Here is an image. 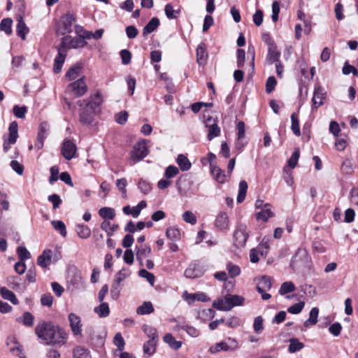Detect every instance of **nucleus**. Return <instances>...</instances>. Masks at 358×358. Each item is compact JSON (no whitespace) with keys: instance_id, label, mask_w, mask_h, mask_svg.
<instances>
[{"instance_id":"1","label":"nucleus","mask_w":358,"mask_h":358,"mask_svg":"<svg viewBox=\"0 0 358 358\" xmlns=\"http://www.w3.org/2000/svg\"><path fill=\"white\" fill-rule=\"evenodd\" d=\"M77 104L80 107L79 122L82 125H90L94 120L95 113L94 107L90 106V102L84 100H79Z\"/></svg>"},{"instance_id":"2","label":"nucleus","mask_w":358,"mask_h":358,"mask_svg":"<svg viewBox=\"0 0 358 358\" xmlns=\"http://www.w3.org/2000/svg\"><path fill=\"white\" fill-rule=\"evenodd\" d=\"M87 90L88 87L85 80V76H82V77L67 85L65 93L74 97H80L83 96Z\"/></svg>"},{"instance_id":"3","label":"nucleus","mask_w":358,"mask_h":358,"mask_svg":"<svg viewBox=\"0 0 358 358\" xmlns=\"http://www.w3.org/2000/svg\"><path fill=\"white\" fill-rule=\"evenodd\" d=\"M238 348L237 341L231 337H228L224 341H221L210 346L208 351L211 354H215L221 351L234 352Z\"/></svg>"},{"instance_id":"4","label":"nucleus","mask_w":358,"mask_h":358,"mask_svg":"<svg viewBox=\"0 0 358 358\" xmlns=\"http://www.w3.org/2000/svg\"><path fill=\"white\" fill-rule=\"evenodd\" d=\"M54 326L51 322L42 321L36 325L35 333L40 339L43 340L48 345L49 341H51L50 337Z\"/></svg>"},{"instance_id":"5","label":"nucleus","mask_w":358,"mask_h":358,"mask_svg":"<svg viewBox=\"0 0 358 358\" xmlns=\"http://www.w3.org/2000/svg\"><path fill=\"white\" fill-rule=\"evenodd\" d=\"M68 336L69 334L64 329L55 325L50 337L51 341H49L48 345H64L67 341Z\"/></svg>"},{"instance_id":"6","label":"nucleus","mask_w":358,"mask_h":358,"mask_svg":"<svg viewBox=\"0 0 358 358\" xmlns=\"http://www.w3.org/2000/svg\"><path fill=\"white\" fill-rule=\"evenodd\" d=\"M148 154L146 141H141L134 145L133 150L131 151V159L135 164L145 158Z\"/></svg>"},{"instance_id":"7","label":"nucleus","mask_w":358,"mask_h":358,"mask_svg":"<svg viewBox=\"0 0 358 358\" xmlns=\"http://www.w3.org/2000/svg\"><path fill=\"white\" fill-rule=\"evenodd\" d=\"M249 234L246 225L239 224L234 233V243L236 248L245 246L248 238Z\"/></svg>"},{"instance_id":"8","label":"nucleus","mask_w":358,"mask_h":358,"mask_svg":"<svg viewBox=\"0 0 358 358\" xmlns=\"http://www.w3.org/2000/svg\"><path fill=\"white\" fill-rule=\"evenodd\" d=\"M85 38V36L72 38L70 36H66L62 38L61 44L59 45L65 48L66 51L69 48H83L87 45Z\"/></svg>"},{"instance_id":"9","label":"nucleus","mask_w":358,"mask_h":358,"mask_svg":"<svg viewBox=\"0 0 358 358\" xmlns=\"http://www.w3.org/2000/svg\"><path fill=\"white\" fill-rule=\"evenodd\" d=\"M77 147L74 143L69 139H65L62 143L61 152L66 160L73 159L76 153Z\"/></svg>"},{"instance_id":"10","label":"nucleus","mask_w":358,"mask_h":358,"mask_svg":"<svg viewBox=\"0 0 358 358\" xmlns=\"http://www.w3.org/2000/svg\"><path fill=\"white\" fill-rule=\"evenodd\" d=\"M76 19L71 14H66L63 15L60 21L59 31L62 35L69 34L72 31L73 24Z\"/></svg>"},{"instance_id":"11","label":"nucleus","mask_w":358,"mask_h":358,"mask_svg":"<svg viewBox=\"0 0 358 358\" xmlns=\"http://www.w3.org/2000/svg\"><path fill=\"white\" fill-rule=\"evenodd\" d=\"M66 52L65 48L61 47L60 45L57 47V55L54 59L53 65V71L55 73L61 72L63 64L66 57Z\"/></svg>"},{"instance_id":"12","label":"nucleus","mask_w":358,"mask_h":358,"mask_svg":"<svg viewBox=\"0 0 358 358\" xmlns=\"http://www.w3.org/2000/svg\"><path fill=\"white\" fill-rule=\"evenodd\" d=\"M70 327L74 336H81L82 323L81 319L75 313H71L68 315Z\"/></svg>"},{"instance_id":"13","label":"nucleus","mask_w":358,"mask_h":358,"mask_svg":"<svg viewBox=\"0 0 358 358\" xmlns=\"http://www.w3.org/2000/svg\"><path fill=\"white\" fill-rule=\"evenodd\" d=\"M204 271L201 265L196 262L191 263L185 271V275L188 278H196L203 275Z\"/></svg>"},{"instance_id":"14","label":"nucleus","mask_w":358,"mask_h":358,"mask_svg":"<svg viewBox=\"0 0 358 358\" xmlns=\"http://www.w3.org/2000/svg\"><path fill=\"white\" fill-rule=\"evenodd\" d=\"M48 131V124L46 122H42L38 129L37 135V142L35 144V147L40 150L43 147L44 141L47 138Z\"/></svg>"},{"instance_id":"15","label":"nucleus","mask_w":358,"mask_h":358,"mask_svg":"<svg viewBox=\"0 0 358 358\" xmlns=\"http://www.w3.org/2000/svg\"><path fill=\"white\" fill-rule=\"evenodd\" d=\"M196 62L199 66H204L207 63L208 54L204 43H201L196 48Z\"/></svg>"},{"instance_id":"16","label":"nucleus","mask_w":358,"mask_h":358,"mask_svg":"<svg viewBox=\"0 0 358 358\" xmlns=\"http://www.w3.org/2000/svg\"><path fill=\"white\" fill-rule=\"evenodd\" d=\"M82 64L80 63H76L69 69L66 73L65 76L69 80H74L76 79H78L79 78L82 77Z\"/></svg>"},{"instance_id":"17","label":"nucleus","mask_w":358,"mask_h":358,"mask_svg":"<svg viewBox=\"0 0 358 358\" xmlns=\"http://www.w3.org/2000/svg\"><path fill=\"white\" fill-rule=\"evenodd\" d=\"M325 98V93L323 89L318 86L315 88L313 97V108L317 109L323 104V99Z\"/></svg>"},{"instance_id":"18","label":"nucleus","mask_w":358,"mask_h":358,"mask_svg":"<svg viewBox=\"0 0 358 358\" xmlns=\"http://www.w3.org/2000/svg\"><path fill=\"white\" fill-rule=\"evenodd\" d=\"M215 226L220 230L227 229L229 227V218L226 213H220L215 221Z\"/></svg>"},{"instance_id":"19","label":"nucleus","mask_w":358,"mask_h":358,"mask_svg":"<svg viewBox=\"0 0 358 358\" xmlns=\"http://www.w3.org/2000/svg\"><path fill=\"white\" fill-rule=\"evenodd\" d=\"M274 215L271 211V205L269 203H265L262 210L256 214V217L258 220H262L266 222L268 218L272 217Z\"/></svg>"},{"instance_id":"20","label":"nucleus","mask_w":358,"mask_h":358,"mask_svg":"<svg viewBox=\"0 0 358 358\" xmlns=\"http://www.w3.org/2000/svg\"><path fill=\"white\" fill-rule=\"evenodd\" d=\"M52 259V251L50 250H45L43 253L38 257L37 264L42 268H46L50 264Z\"/></svg>"},{"instance_id":"21","label":"nucleus","mask_w":358,"mask_h":358,"mask_svg":"<svg viewBox=\"0 0 358 358\" xmlns=\"http://www.w3.org/2000/svg\"><path fill=\"white\" fill-rule=\"evenodd\" d=\"M160 24V21L157 17H152L149 22L143 27V36L146 37L148 34L155 31Z\"/></svg>"},{"instance_id":"22","label":"nucleus","mask_w":358,"mask_h":358,"mask_svg":"<svg viewBox=\"0 0 358 358\" xmlns=\"http://www.w3.org/2000/svg\"><path fill=\"white\" fill-rule=\"evenodd\" d=\"M16 32L17 36L22 40L26 38V35L29 32V28L27 27L22 16H20L17 19Z\"/></svg>"},{"instance_id":"23","label":"nucleus","mask_w":358,"mask_h":358,"mask_svg":"<svg viewBox=\"0 0 358 358\" xmlns=\"http://www.w3.org/2000/svg\"><path fill=\"white\" fill-rule=\"evenodd\" d=\"M210 173L213 178L218 182L223 184L226 181L227 176L224 171L217 165L210 167Z\"/></svg>"},{"instance_id":"24","label":"nucleus","mask_w":358,"mask_h":358,"mask_svg":"<svg viewBox=\"0 0 358 358\" xmlns=\"http://www.w3.org/2000/svg\"><path fill=\"white\" fill-rule=\"evenodd\" d=\"M228 302L227 306L230 307V310L236 306H242L244 303V298L239 295H231L227 294L225 295Z\"/></svg>"},{"instance_id":"25","label":"nucleus","mask_w":358,"mask_h":358,"mask_svg":"<svg viewBox=\"0 0 358 358\" xmlns=\"http://www.w3.org/2000/svg\"><path fill=\"white\" fill-rule=\"evenodd\" d=\"M176 162L182 171H187L191 169V162L188 158L182 154L178 155Z\"/></svg>"},{"instance_id":"26","label":"nucleus","mask_w":358,"mask_h":358,"mask_svg":"<svg viewBox=\"0 0 358 358\" xmlns=\"http://www.w3.org/2000/svg\"><path fill=\"white\" fill-rule=\"evenodd\" d=\"M319 314V309L316 307L313 308L309 313V318L303 323L305 327L313 326L317 322V317Z\"/></svg>"},{"instance_id":"27","label":"nucleus","mask_w":358,"mask_h":358,"mask_svg":"<svg viewBox=\"0 0 358 358\" xmlns=\"http://www.w3.org/2000/svg\"><path fill=\"white\" fill-rule=\"evenodd\" d=\"M9 136L8 141L10 143H15L18 138V127L17 123L15 121L12 122L8 127Z\"/></svg>"},{"instance_id":"28","label":"nucleus","mask_w":358,"mask_h":358,"mask_svg":"<svg viewBox=\"0 0 358 358\" xmlns=\"http://www.w3.org/2000/svg\"><path fill=\"white\" fill-rule=\"evenodd\" d=\"M83 100L85 102H90V106L94 107L95 110L103 102V99L99 92H96L93 96H90L89 98Z\"/></svg>"},{"instance_id":"29","label":"nucleus","mask_w":358,"mask_h":358,"mask_svg":"<svg viewBox=\"0 0 358 358\" xmlns=\"http://www.w3.org/2000/svg\"><path fill=\"white\" fill-rule=\"evenodd\" d=\"M154 307L150 301H144L141 306L137 308L136 313L138 315H148L153 313Z\"/></svg>"},{"instance_id":"30","label":"nucleus","mask_w":358,"mask_h":358,"mask_svg":"<svg viewBox=\"0 0 358 358\" xmlns=\"http://www.w3.org/2000/svg\"><path fill=\"white\" fill-rule=\"evenodd\" d=\"M163 339L172 349L178 350L182 345V342L176 341L171 334H165Z\"/></svg>"},{"instance_id":"31","label":"nucleus","mask_w":358,"mask_h":358,"mask_svg":"<svg viewBox=\"0 0 358 358\" xmlns=\"http://www.w3.org/2000/svg\"><path fill=\"white\" fill-rule=\"evenodd\" d=\"M158 340L150 339L144 343L143 350L144 354H147L149 356L152 355L156 351V346Z\"/></svg>"},{"instance_id":"32","label":"nucleus","mask_w":358,"mask_h":358,"mask_svg":"<svg viewBox=\"0 0 358 358\" xmlns=\"http://www.w3.org/2000/svg\"><path fill=\"white\" fill-rule=\"evenodd\" d=\"M73 358H91L90 351L81 346H76L73 350Z\"/></svg>"},{"instance_id":"33","label":"nucleus","mask_w":358,"mask_h":358,"mask_svg":"<svg viewBox=\"0 0 358 358\" xmlns=\"http://www.w3.org/2000/svg\"><path fill=\"white\" fill-rule=\"evenodd\" d=\"M94 311L100 317H106L110 314L109 306L107 303L102 302L99 306L94 308Z\"/></svg>"},{"instance_id":"34","label":"nucleus","mask_w":358,"mask_h":358,"mask_svg":"<svg viewBox=\"0 0 358 358\" xmlns=\"http://www.w3.org/2000/svg\"><path fill=\"white\" fill-rule=\"evenodd\" d=\"M247 189H248L247 182L245 180H241L239 182L238 194L237 199H236L238 203H242L245 200L246 193H247Z\"/></svg>"},{"instance_id":"35","label":"nucleus","mask_w":358,"mask_h":358,"mask_svg":"<svg viewBox=\"0 0 358 358\" xmlns=\"http://www.w3.org/2000/svg\"><path fill=\"white\" fill-rule=\"evenodd\" d=\"M1 296L6 300L10 301L12 303L16 305L18 303V300L16 298L15 294L3 287L0 289Z\"/></svg>"},{"instance_id":"36","label":"nucleus","mask_w":358,"mask_h":358,"mask_svg":"<svg viewBox=\"0 0 358 358\" xmlns=\"http://www.w3.org/2000/svg\"><path fill=\"white\" fill-rule=\"evenodd\" d=\"M76 232L78 236L82 239H87L91 235L90 227L84 224H78L76 226Z\"/></svg>"},{"instance_id":"37","label":"nucleus","mask_w":358,"mask_h":358,"mask_svg":"<svg viewBox=\"0 0 358 358\" xmlns=\"http://www.w3.org/2000/svg\"><path fill=\"white\" fill-rule=\"evenodd\" d=\"M151 253V248L148 245H143L138 249L136 252L137 260L142 264L143 259L150 255Z\"/></svg>"},{"instance_id":"38","label":"nucleus","mask_w":358,"mask_h":358,"mask_svg":"<svg viewBox=\"0 0 358 358\" xmlns=\"http://www.w3.org/2000/svg\"><path fill=\"white\" fill-rule=\"evenodd\" d=\"M291 129L293 132V134L296 136H301V131H300V127H299V120L298 115L296 113H292L291 115Z\"/></svg>"},{"instance_id":"39","label":"nucleus","mask_w":358,"mask_h":358,"mask_svg":"<svg viewBox=\"0 0 358 358\" xmlns=\"http://www.w3.org/2000/svg\"><path fill=\"white\" fill-rule=\"evenodd\" d=\"M99 214L103 219L113 220L115 217V210L110 207H103L100 208Z\"/></svg>"},{"instance_id":"40","label":"nucleus","mask_w":358,"mask_h":358,"mask_svg":"<svg viewBox=\"0 0 358 358\" xmlns=\"http://www.w3.org/2000/svg\"><path fill=\"white\" fill-rule=\"evenodd\" d=\"M280 53L276 50L275 47L271 46L268 48V52L267 55V60L270 64L274 62H278Z\"/></svg>"},{"instance_id":"41","label":"nucleus","mask_w":358,"mask_h":358,"mask_svg":"<svg viewBox=\"0 0 358 358\" xmlns=\"http://www.w3.org/2000/svg\"><path fill=\"white\" fill-rule=\"evenodd\" d=\"M206 127L208 128V139L209 141L220 135V129L217 123L213 122L212 124H207Z\"/></svg>"},{"instance_id":"42","label":"nucleus","mask_w":358,"mask_h":358,"mask_svg":"<svg viewBox=\"0 0 358 358\" xmlns=\"http://www.w3.org/2000/svg\"><path fill=\"white\" fill-rule=\"evenodd\" d=\"M227 304L228 302L226 297L224 296V299H218L217 300L214 301L213 303V306L219 310L229 311L230 310V307L228 306Z\"/></svg>"},{"instance_id":"43","label":"nucleus","mask_w":358,"mask_h":358,"mask_svg":"<svg viewBox=\"0 0 358 358\" xmlns=\"http://www.w3.org/2000/svg\"><path fill=\"white\" fill-rule=\"evenodd\" d=\"M296 289V287L292 282L287 281L283 282L279 289V294L280 295H285L286 294L294 292Z\"/></svg>"},{"instance_id":"44","label":"nucleus","mask_w":358,"mask_h":358,"mask_svg":"<svg viewBox=\"0 0 358 358\" xmlns=\"http://www.w3.org/2000/svg\"><path fill=\"white\" fill-rule=\"evenodd\" d=\"M13 20L10 18H3L0 23V30L9 35L12 33Z\"/></svg>"},{"instance_id":"45","label":"nucleus","mask_w":358,"mask_h":358,"mask_svg":"<svg viewBox=\"0 0 358 358\" xmlns=\"http://www.w3.org/2000/svg\"><path fill=\"white\" fill-rule=\"evenodd\" d=\"M271 286L272 283L271 278L266 275H263L257 283V287H259L262 290H269L271 288Z\"/></svg>"},{"instance_id":"46","label":"nucleus","mask_w":358,"mask_h":358,"mask_svg":"<svg viewBox=\"0 0 358 358\" xmlns=\"http://www.w3.org/2000/svg\"><path fill=\"white\" fill-rule=\"evenodd\" d=\"M166 236L171 241H176L180 238V232L175 227H169L166 229Z\"/></svg>"},{"instance_id":"47","label":"nucleus","mask_w":358,"mask_h":358,"mask_svg":"<svg viewBox=\"0 0 358 358\" xmlns=\"http://www.w3.org/2000/svg\"><path fill=\"white\" fill-rule=\"evenodd\" d=\"M143 331L150 339L158 340L157 331L155 328L148 324H144L142 327Z\"/></svg>"},{"instance_id":"48","label":"nucleus","mask_w":358,"mask_h":358,"mask_svg":"<svg viewBox=\"0 0 358 358\" xmlns=\"http://www.w3.org/2000/svg\"><path fill=\"white\" fill-rule=\"evenodd\" d=\"M289 343V352L290 353L296 352L304 347L303 343L299 341L296 338H291Z\"/></svg>"},{"instance_id":"49","label":"nucleus","mask_w":358,"mask_h":358,"mask_svg":"<svg viewBox=\"0 0 358 358\" xmlns=\"http://www.w3.org/2000/svg\"><path fill=\"white\" fill-rule=\"evenodd\" d=\"M226 268L231 278H235L241 273V268L238 266L234 264L232 262H228Z\"/></svg>"},{"instance_id":"50","label":"nucleus","mask_w":358,"mask_h":358,"mask_svg":"<svg viewBox=\"0 0 358 358\" xmlns=\"http://www.w3.org/2000/svg\"><path fill=\"white\" fill-rule=\"evenodd\" d=\"M122 287L123 284H118L113 282L110 288V296L113 299L117 300L119 298Z\"/></svg>"},{"instance_id":"51","label":"nucleus","mask_w":358,"mask_h":358,"mask_svg":"<svg viewBox=\"0 0 358 358\" xmlns=\"http://www.w3.org/2000/svg\"><path fill=\"white\" fill-rule=\"evenodd\" d=\"M113 343L117 347V350L122 352L124 349L125 341L120 333H117L113 338Z\"/></svg>"},{"instance_id":"52","label":"nucleus","mask_w":358,"mask_h":358,"mask_svg":"<svg viewBox=\"0 0 358 358\" xmlns=\"http://www.w3.org/2000/svg\"><path fill=\"white\" fill-rule=\"evenodd\" d=\"M51 224L54 229L56 231H58L59 234L65 237L66 236V229L65 224L60 220H53L51 222Z\"/></svg>"},{"instance_id":"53","label":"nucleus","mask_w":358,"mask_h":358,"mask_svg":"<svg viewBox=\"0 0 358 358\" xmlns=\"http://www.w3.org/2000/svg\"><path fill=\"white\" fill-rule=\"evenodd\" d=\"M164 12L169 19H176L180 10H174L172 5L171 3H168L165 6Z\"/></svg>"},{"instance_id":"54","label":"nucleus","mask_w":358,"mask_h":358,"mask_svg":"<svg viewBox=\"0 0 358 358\" xmlns=\"http://www.w3.org/2000/svg\"><path fill=\"white\" fill-rule=\"evenodd\" d=\"M101 228L107 233L108 236H110L117 230L118 226L115 224L111 225L110 222L105 220L101 222Z\"/></svg>"},{"instance_id":"55","label":"nucleus","mask_w":358,"mask_h":358,"mask_svg":"<svg viewBox=\"0 0 358 358\" xmlns=\"http://www.w3.org/2000/svg\"><path fill=\"white\" fill-rule=\"evenodd\" d=\"M7 345L10 347V350L13 352L17 350L22 352L21 345L18 343L17 339L14 336H9L7 339Z\"/></svg>"},{"instance_id":"56","label":"nucleus","mask_w":358,"mask_h":358,"mask_svg":"<svg viewBox=\"0 0 358 358\" xmlns=\"http://www.w3.org/2000/svg\"><path fill=\"white\" fill-rule=\"evenodd\" d=\"M138 275L141 278H145L152 286L154 285L155 277L152 273L143 268L138 271Z\"/></svg>"},{"instance_id":"57","label":"nucleus","mask_w":358,"mask_h":358,"mask_svg":"<svg viewBox=\"0 0 358 358\" xmlns=\"http://www.w3.org/2000/svg\"><path fill=\"white\" fill-rule=\"evenodd\" d=\"M178 329L185 330L188 334V335L193 338H196L199 336V331L194 327L190 325L178 327Z\"/></svg>"},{"instance_id":"58","label":"nucleus","mask_w":358,"mask_h":358,"mask_svg":"<svg viewBox=\"0 0 358 358\" xmlns=\"http://www.w3.org/2000/svg\"><path fill=\"white\" fill-rule=\"evenodd\" d=\"M17 254L20 261L24 262L31 257L29 252L24 246H19L17 248Z\"/></svg>"},{"instance_id":"59","label":"nucleus","mask_w":358,"mask_h":358,"mask_svg":"<svg viewBox=\"0 0 358 358\" xmlns=\"http://www.w3.org/2000/svg\"><path fill=\"white\" fill-rule=\"evenodd\" d=\"M34 315L29 313V312H25L23 314V317L21 321V322L23 324V325L31 327L34 325Z\"/></svg>"},{"instance_id":"60","label":"nucleus","mask_w":358,"mask_h":358,"mask_svg":"<svg viewBox=\"0 0 358 358\" xmlns=\"http://www.w3.org/2000/svg\"><path fill=\"white\" fill-rule=\"evenodd\" d=\"M299 156H300V151L299 149H296L293 152L291 157L289 158V159L287 162V164H288V166L289 168H291V169L295 168V166H296V164L298 163Z\"/></svg>"},{"instance_id":"61","label":"nucleus","mask_w":358,"mask_h":358,"mask_svg":"<svg viewBox=\"0 0 358 358\" xmlns=\"http://www.w3.org/2000/svg\"><path fill=\"white\" fill-rule=\"evenodd\" d=\"M179 173V169L173 165L169 166L164 172V176L167 178H172Z\"/></svg>"},{"instance_id":"62","label":"nucleus","mask_w":358,"mask_h":358,"mask_svg":"<svg viewBox=\"0 0 358 358\" xmlns=\"http://www.w3.org/2000/svg\"><path fill=\"white\" fill-rule=\"evenodd\" d=\"M13 112L15 117L22 119L24 117L25 113H27V107L15 105L13 108Z\"/></svg>"},{"instance_id":"63","label":"nucleus","mask_w":358,"mask_h":358,"mask_svg":"<svg viewBox=\"0 0 358 358\" xmlns=\"http://www.w3.org/2000/svg\"><path fill=\"white\" fill-rule=\"evenodd\" d=\"M138 187L141 192L145 194L150 192L152 189L150 184L143 179H140L138 184Z\"/></svg>"},{"instance_id":"64","label":"nucleus","mask_w":358,"mask_h":358,"mask_svg":"<svg viewBox=\"0 0 358 358\" xmlns=\"http://www.w3.org/2000/svg\"><path fill=\"white\" fill-rule=\"evenodd\" d=\"M182 219L185 222L191 224H195L196 223V217L191 211H185L182 214Z\"/></svg>"}]
</instances>
